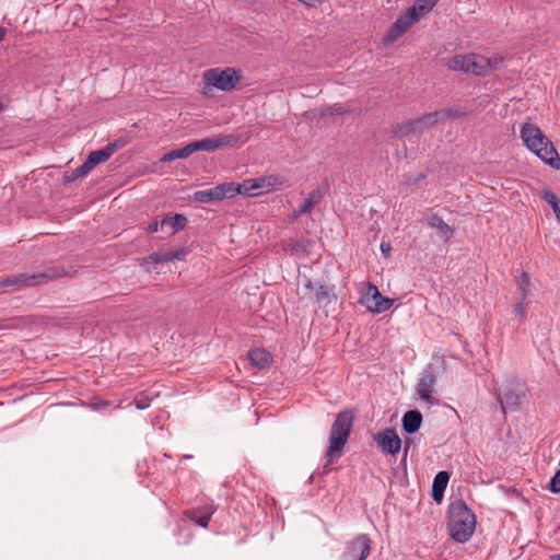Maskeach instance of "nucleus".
Returning a JSON list of instances; mask_svg holds the SVG:
<instances>
[{
    "instance_id": "obj_29",
    "label": "nucleus",
    "mask_w": 560,
    "mask_h": 560,
    "mask_svg": "<svg viewBox=\"0 0 560 560\" xmlns=\"http://www.w3.org/2000/svg\"><path fill=\"white\" fill-rule=\"evenodd\" d=\"M541 198L552 208L556 218L560 223V198L550 190H545Z\"/></svg>"
},
{
    "instance_id": "obj_24",
    "label": "nucleus",
    "mask_w": 560,
    "mask_h": 560,
    "mask_svg": "<svg viewBox=\"0 0 560 560\" xmlns=\"http://www.w3.org/2000/svg\"><path fill=\"white\" fill-rule=\"evenodd\" d=\"M248 359L252 364L257 366L258 369H266L271 363V355L264 349H253L248 352Z\"/></svg>"
},
{
    "instance_id": "obj_2",
    "label": "nucleus",
    "mask_w": 560,
    "mask_h": 560,
    "mask_svg": "<svg viewBox=\"0 0 560 560\" xmlns=\"http://www.w3.org/2000/svg\"><path fill=\"white\" fill-rule=\"evenodd\" d=\"M353 416L350 411H341L337 415L330 429L329 446L326 451V466L336 462L342 454V450L349 439L352 429Z\"/></svg>"
},
{
    "instance_id": "obj_41",
    "label": "nucleus",
    "mask_w": 560,
    "mask_h": 560,
    "mask_svg": "<svg viewBox=\"0 0 560 560\" xmlns=\"http://www.w3.org/2000/svg\"><path fill=\"white\" fill-rule=\"evenodd\" d=\"M135 404L138 409H145L149 406V404L145 402L142 397L136 398Z\"/></svg>"
},
{
    "instance_id": "obj_9",
    "label": "nucleus",
    "mask_w": 560,
    "mask_h": 560,
    "mask_svg": "<svg viewBox=\"0 0 560 560\" xmlns=\"http://www.w3.org/2000/svg\"><path fill=\"white\" fill-rule=\"evenodd\" d=\"M525 385L523 383L518 380L512 381L511 384L504 388L500 399L503 412H505L506 409H516L521 404L522 397L525 396Z\"/></svg>"
},
{
    "instance_id": "obj_31",
    "label": "nucleus",
    "mask_w": 560,
    "mask_h": 560,
    "mask_svg": "<svg viewBox=\"0 0 560 560\" xmlns=\"http://www.w3.org/2000/svg\"><path fill=\"white\" fill-rule=\"evenodd\" d=\"M517 289L520 291V296H522L523 300H526L527 296L530 294L529 290V277L527 273H522L517 281Z\"/></svg>"
},
{
    "instance_id": "obj_32",
    "label": "nucleus",
    "mask_w": 560,
    "mask_h": 560,
    "mask_svg": "<svg viewBox=\"0 0 560 560\" xmlns=\"http://www.w3.org/2000/svg\"><path fill=\"white\" fill-rule=\"evenodd\" d=\"M486 69H485V75L489 74L491 71L497 70L501 67L503 63V58L500 56H494L491 58L486 57Z\"/></svg>"
},
{
    "instance_id": "obj_6",
    "label": "nucleus",
    "mask_w": 560,
    "mask_h": 560,
    "mask_svg": "<svg viewBox=\"0 0 560 560\" xmlns=\"http://www.w3.org/2000/svg\"><path fill=\"white\" fill-rule=\"evenodd\" d=\"M360 303L372 313H383L394 303L392 299L384 298L376 285L369 283Z\"/></svg>"
},
{
    "instance_id": "obj_1",
    "label": "nucleus",
    "mask_w": 560,
    "mask_h": 560,
    "mask_svg": "<svg viewBox=\"0 0 560 560\" xmlns=\"http://www.w3.org/2000/svg\"><path fill=\"white\" fill-rule=\"evenodd\" d=\"M520 133L524 145L542 163L560 170V155L556 147L536 124H523Z\"/></svg>"
},
{
    "instance_id": "obj_45",
    "label": "nucleus",
    "mask_w": 560,
    "mask_h": 560,
    "mask_svg": "<svg viewBox=\"0 0 560 560\" xmlns=\"http://www.w3.org/2000/svg\"><path fill=\"white\" fill-rule=\"evenodd\" d=\"M184 255H185V250L177 249V254H176L177 260L180 259Z\"/></svg>"
},
{
    "instance_id": "obj_13",
    "label": "nucleus",
    "mask_w": 560,
    "mask_h": 560,
    "mask_svg": "<svg viewBox=\"0 0 560 560\" xmlns=\"http://www.w3.org/2000/svg\"><path fill=\"white\" fill-rule=\"evenodd\" d=\"M417 20L408 12L401 16H399L395 23L392 25L386 36L384 37L385 44H392L396 42L399 37H401L415 23Z\"/></svg>"
},
{
    "instance_id": "obj_46",
    "label": "nucleus",
    "mask_w": 560,
    "mask_h": 560,
    "mask_svg": "<svg viewBox=\"0 0 560 560\" xmlns=\"http://www.w3.org/2000/svg\"><path fill=\"white\" fill-rule=\"evenodd\" d=\"M550 560H560V555H553Z\"/></svg>"
},
{
    "instance_id": "obj_34",
    "label": "nucleus",
    "mask_w": 560,
    "mask_h": 560,
    "mask_svg": "<svg viewBox=\"0 0 560 560\" xmlns=\"http://www.w3.org/2000/svg\"><path fill=\"white\" fill-rule=\"evenodd\" d=\"M197 151H199L197 141H192L189 144L177 149V159H186Z\"/></svg>"
},
{
    "instance_id": "obj_10",
    "label": "nucleus",
    "mask_w": 560,
    "mask_h": 560,
    "mask_svg": "<svg viewBox=\"0 0 560 560\" xmlns=\"http://www.w3.org/2000/svg\"><path fill=\"white\" fill-rule=\"evenodd\" d=\"M232 191L231 185L223 183L209 189L196 191L194 194V199L202 203L220 201L225 198H231Z\"/></svg>"
},
{
    "instance_id": "obj_43",
    "label": "nucleus",
    "mask_w": 560,
    "mask_h": 560,
    "mask_svg": "<svg viewBox=\"0 0 560 560\" xmlns=\"http://www.w3.org/2000/svg\"><path fill=\"white\" fill-rule=\"evenodd\" d=\"M175 159V150L170 151L163 158V161H172Z\"/></svg>"
},
{
    "instance_id": "obj_15",
    "label": "nucleus",
    "mask_w": 560,
    "mask_h": 560,
    "mask_svg": "<svg viewBox=\"0 0 560 560\" xmlns=\"http://www.w3.org/2000/svg\"><path fill=\"white\" fill-rule=\"evenodd\" d=\"M175 258V253H168L164 255L154 254L149 256L148 258H144L141 266L148 271V272H161L165 270V267L170 270V261H172Z\"/></svg>"
},
{
    "instance_id": "obj_5",
    "label": "nucleus",
    "mask_w": 560,
    "mask_h": 560,
    "mask_svg": "<svg viewBox=\"0 0 560 560\" xmlns=\"http://www.w3.org/2000/svg\"><path fill=\"white\" fill-rule=\"evenodd\" d=\"M447 68L475 75H485L486 57L477 54L455 55L447 61Z\"/></svg>"
},
{
    "instance_id": "obj_3",
    "label": "nucleus",
    "mask_w": 560,
    "mask_h": 560,
    "mask_svg": "<svg viewBox=\"0 0 560 560\" xmlns=\"http://www.w3.org/2000/svg\"><path fill=\"white\" fill-rule=\"evenodd\" d=\"M448 528L453 539L458 542L467 541L476 528L475 514L463 502L450 506Z\"/></svg>"
},
{
    "instance_id": "obj_12",
    "label": "nucleus",
    "mask_w": 560,
    "mask_h": 560,
    "mask_svg": "<svg viewBox=\"0 0 560 560\" xmlns=\"http://www.w3.org/2000/svg\"><path fill=\"white\" fill-rule=\"evenodd\" d=\"M448 114H450V112H441V110H435V112L425 114L422 117L408 122L406 126V129H408L406 131V133L421 132L424 129L435 125L436 122L445 120L446 115H448Z\"/></svg>"
},
{
    "instance_id": "obj_30",
    "label": "nucleus",
    "mask_w": 560,
    "mask_h": 560,
    "mask_svg": "<svg viewBox=\"0 0 560 560\" xmlns=\"http://www.w3.org/2000/svg\"><path fill=\"white\" fill-rule=\"evenodd\" d=\"M528 302L523 300L522 296L517 298V302L513 306L512 313L515 317H518L521 320L525 319L527 313Z\"/></svg>"
},
{
    "instance_id": "obj_37",
    "label": "nucleus",
    "mask_w": 560,
    "mask_h": 560,
    "mask_svg": "<svg viewBox=\"0 0 560 560\" xmlns=\"http://www.w3.org/2000/svg\"><path fill=\"white\" fill-rule=\"evenodd\" d=\"M441 112H450V114L446 115V119L447 118H456V117H460V116L465 115V110H463L460 108H456V107L442 109Z\"/></svg>"
},
{
    "instance_id": "obj_14",
    "label": "nucleus",
    "mask_w": 560,
    "mask_h": 560,
    "mask_svg": "<svg viewBox=\"0 0 560 560\" xmlns=\"http://www.w3.org/2000/svg\"><path fill=\"white\" fill-rule=\"evenodd\" d=\"M434 386L435 377L431 372L423 374L417 385L418 396L429 405L436 404Z\"/></svg>"
},
{
    "instance_id": "obj_39",
    "label": "nucleus",
    "mask_w": 560,
    "mask_h": 560,
    "mask_svg": "<svg viewBox=\"0 0 560 560\" xmlns=\"http://www.w3.org/2000/svg\"><path fill=\"white\" fill-rule=\"evenodd\" d=\"M381 250H382V253H383L386 257H387V256H389L390 250H392V245H390V243H389V242H384V241H383V242L381 243Z\"/></svg>"
},
{
    "instance_id": "obj_28",
    "label": "nucleus",
    "mask_w": 560,
    "mask_h": 560,
    "mask_svg": "<svg viewBox=\"0 0 560 560\" xmlns=\"http://www.w3.org/2000/svg\"><path fill=\"white\" fill-rule=\"evenodd\" d=\"M337 296L331 292V290L324 284H319L315 291V302L318 304H323L327 306L331 302L336 301Z\"/></svg>"
},
{
    "instance_id": "obj_20",
    "label": "nucleus",
    "mask_w": 560,
    "mask_h": 560,
    "mask_svg": "<svg viewBox=\"0 0 560 560\" xmlns=\"http://www.w3.org/2000/svg\"><path fill=\"white\" fill-rule=\"evenodd\" d=\"M421 423L422 415L418 410H409L402 417V428L409 434L417 432Z\"/></svg>"
},
{
    "instance_id": "obj_11",
    "label": "nucleus",
    "mask_w": 560,
    "mask_h": 560,
    "mask_svg": "<svg viewBox=\"0 0 560 560\" xmlns=\"http://www.w3.org/2000/svg\"><path fill=\"white\" fill-rule=\"evenodd\" d=\"M378 447L383 453L396 455L400 452L401 440L394 429H385L375 435Z\"/></svg>"
},
{
    "instance_id": "obj_8",
    "label": "nucleus",
    "mask_w": 560,
    "mask_h": 560,
    "mask_svg": "<svg viewBox=\"0 0 560 560\" xmlns=\"http://www.w3.org/2000/svg\"><path fill=\"white\" fill-rule=\"evenodd\" d=\"M371 547L372 540L370 537L361 534L347 544V551L342 557L349 560H365L370 556Z\"/></svg>"
},
{
    "instance_id": "obj_27",
    "label": "nucleus",
    "mask_w": 560,
    "mask_h": 560,
    "mask_svg": "<svg viewBox=\"0 0 560 560\" xmlns=\"http://www.w3.org/2000/svg\"><path fill=\"white\" fill-rule=\"evenodd\" d=\"M165 229H167L170 234L175 233V215L167 214L160 223L158 221L152 222L148 226V232L155 233L159 230L164 231Z\"/></svg>"
},
{
    "instance_id": "obj_22",
    "label": "nucleus",
    "mask_w": 560,
    "mask_h": 560,
    "mask_svg": "<svg viewBox=\"0 0 560 560\" xmlns=\"http://www.w3.org/2000/svg\"><path fill=\"white\" fill-rule=\"evenodd\" d=\"M450 480V474L447 471H439L433 480L432 486V498L435 501H441L443 493Z\"/></svg>"
},
{
    "instance_id": "obj_47",
    "label": "nucleus",
    "mask_w": 560,
    "mask_h": 560,
    "mask_svg": "<svg viewBox=\"0 0 560 560\" xmlns=\"http://www.w3.org/2000/svg\"><path fill=\"white\" fill-rule=\"evenodd\" d=\"M342 560H349V559H348V558H343V557H342Z\"/></svg>"
},
{
    "instance_id": "obj_26",
    "label": "nucleus",
    "mask_w": 560,
    "mask_h": 560,
    "mask_svg": "<svg viewBox=\"0 0 560 560\" xmlns=\"http://www.w3.org/2000/svg\"><path fill=\"white\" fill-rule=\"evenodd\" d=\"M228 185H231V189L233 190L231 198L236 195L257 196L253 178L246 179L241 184L228 183Z\"/></svg>"
},
{
    "instance_id": "obj_23",
    "label": "nucleus",
    "mask_w": 560,
    "mask_h": 560,
    "mask_svg": "<svg viewBox=\"0 0 560 560\" xmlns=\"http://www.w3.org/2000/svg\"><path fill=\"white\" fill-rule=\"evenodd\" d=\"M323 198V192L320 189H314L312 190L307 198L304 200V202L300 206L299 210L296 211V215L307 214L311 213V211L315 208L316 205L320 202Z\"/></svg>"
},
{
    "instance_id": "obj_35",
    "label": "nucleus",
    "mask_w": 560,
    "mask_h": 560,
    "mask_svg": "<svg viewBox=\"0 0 560 560\" xmlns=\"http://www.w3.org/2000/svg\"><path fill=\"white\" fill-rule=\"evenodd\" d=\"M549 489L553 493L560 492V468L556 471L553 477L550 480Z\"/></svg>"
},
{
    "instance_id": "obj_36",
    "label": "nucleus",
    "mask_w": 560,
    "mask_h": 560,
    "mask_svg": "<svg viewBox=\"0 0 560 560\" xmlns=\"http://www.w3.org/2000/svg\"><path fill=\"white\" fill-rule=\"evenodd\" d=\"M93 168L94 166L90 164L89 160L86 159V161L75 170V176L83 177L88 175Z\"/></svg>"
},
{
    "instance_id": "obj_19",
    "label": "nucleus",
    "mask_w": 560,
    "mask_h": 560,
    "mask_svg": "<svg viewBox=\"0 0 560 560\" xmlns=\"http://www.w3.org/2000/svg\"><path fill=\"white\" fill-rule=\"evenodd\" d=\"M119 147L120 145L118 143H109L101 150L92 151L88 156L89 163L95 167L96 165L107 161Z\"/></svg>"
},
{
    "instance_id": "obj_4",
    "label": "nucleus",
    "mask_w": 560,
    "mask_h": 560,
    "mask_svg": "<svg viewBox=\"0 0 560 560\" xmlns=\"http://www.w3.org/2000/svg\"><path fill=\"white\" fill-rule=\"evenodd\" d=\"M203 81L207 85L220 91H231L242 79V73L235 68H213L205 71Z\"/></svg>"
},
{
    "instance_id": "obj_44",
    "label": "nucleus",
    "mask_w": 560,
    "mask_h": 560,
    "mask_svg": "<svg viewBox=\"0 0 560 560\" xmlns=\"http://www.w3.org/2000/svg\"><path fill=\"white\" fill-rule=\"evenodd\" d=\"M7 30L3 27H0V43L5 38Z\"/></svg>"
},
{
    "instance_id": "obj_21",
    "label": "nucleus",
    "mask_w": 560,
    "mask_h": 560,
    "mask_svg": "<svg viewBox=\"0 0 560 560\" xmlns=\"http://www.w3.org/2000/svg\"><path fill=\"white\" fill-rule=\"evenodd\" d=\"M213 509L210 506H205L201 510H190L184 512V515L190 521L195 522L199 526L207 527L211 515L213 514Z\"/></svg>"
},
{
    "instance_id": "obj_42",
    "label": "nucleus",
    "mask_w": 560,
    "mask_h": 560,
    "mask_svg": "<svg viewBox=\"0 0 560 560\" xmlns=\"http://www.w3.org/2000/svg\"><path fill=\"white\" fill-rule=\"evenodd\" d=\"M298 1L305 5H308V7H315L316 4L322 2V0H298Z\"/></svg>"
},
{
    "instance_id": "obj_40",
    "label": "nucleus",
    "mask_w": 560,
    "mask_h": 560,
    "mask_svg": "<svg viewBox=\"0 0 560 560\" xmlns=\"http://www.w3.org/2000/svg\"><path fill=\"white\" fill-rule=\"evenodd\" d=\"M186 224L187 219L184 215L177 213V231L184 229Z\"/></svg>"
},
{
    "instance_id": "obj_17",
    "label": "nucleus",
    "mask_w": 560,
    "mask_h": 560,
    "mask_svg": "<svg viewBox=\"0 0 560 560\" xmlns=\"http://www.w3.org/2000/svg\"><path fill=\"white\" fill-rule=\"evenodd\" d=\"M430 228L438 230V235L447 242L454 233V230L439 215L432 214L427 219Z\"/></svg>"
},
{
    "instance_id": "obj_33",
    "label": "nucleus",
    "mask_w": 560,
    "mask_h": 560,
    "mask_svg": "<svg viewBox=\"0 0 560 560\" xmlns=\"http://www.w3.org/2000/svg\"><path fill=\"white\" fill-rule=\"evenodd\" d=\"M349 108L341 104H334L331 106H327L320 110L323 116L325 115H341L348 113Z\"/></svg>"
},
{
    "instance_id": "obj_18",
    "label": "nucleus",
    "mask_w": 560,
    "mask_h": 560,
    "mask_svg": "<svg viewBox=\"0 0 560 560\" xmlns=\"http://www.w3.org/2000/svg\"><path fill=\"white\" fill-rule=\"evenodd\" d=\"M254 185L256 189V195H261L264 192H269L271 190H275L278 186L282 184L280 177L270 175V176H262L253 178Z\"/></svg>"
},
{
    "instance_id": "obj_16",
    "label": "nucleus",
    "mask_w": 560,
    "mask_h": 560,
    "mask_svg": "<svg viewBox=\"0 0 560 560\" xmlns=\"http://www.w3.org/2000/svg\"><path fill=\"white\" fill-rule=\"evenodd\" d=\"M46 278V275L44 273H33L27 275L23 273L20 276H12L8 277L1 282V285L3 287H13L15 289H20L21 287L25 285H36L42 283V281Z\"/></svg>"
},
{
    "instance_id": "obj_38",
    "label": "nucleus",
    "mask_w": 560,
    "mask_h": 560,
    "mask_svg": "<svg viewBox=\"0 0 560 560\" xmlns=\"http://www.w3.org/2000/svg\"><path fill=\"white\" fill-rule=\"evenodd\" d=\"M304 289H305L307 292L304 294V296H303L302 299H303V300H311V301H312V300H313V298L310 295V293H312V292H313V290H314V284H313V282H312L310 279H307V278H305V281H304Z\"/></svg>"
},
{
    "instance_id": "obj_7",
    "label": "nucleus",
    "mask_w": 560,
    "mask_h": 560,
    "mask_svg": "<svg viewBox=\"0 0 560 560\" xmlns=\"http://www.w3.org/2000/svg\"><path fill=\"white\" fill-rule=\"evenodd\" d=\"M243 143L244 141L235 135H221L214 138L197 140L198 150L208 152H213L223 148H233Z\"/></svg>"
},
{
    "instance_id": "obj_25",
    "label": "nucleus",
    "mask_w": 560,
    "mask_h": 560,
    "mask_svg": "<svg viewBox=\"0 0 560 560\" xmlns=\"http://www.w3.org/2000/svg\"><path fill=\"white\" fill-rule=\"evenodd\" d=\"M439 0H417L416 3L407 11L419 21L420 18L425 15L432 10Z\"/></svg>"
}]
</instances>
